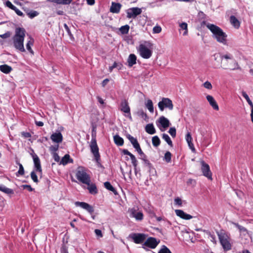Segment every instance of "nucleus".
Segmentation results:
<instances>
[{"instance_id":"f257e3e1","label":"nucleus","mask_w":253,"mask_h":253,"mask_svg":"<svg viewBox=\"0 0 253 253\" xmlns=\"http://www.w3.org/2000/svg\"><path fill=\"white\" fill-rule=\"evenodd\" d=\"M25 30L23 28H16L15 33L12 38L14 47L21 52H25L24 41L25 37Z\"/></svg>"},{"instance_id":"f03ea898","label":"nucleus","mask_w":253,"mask_h":253,"mask_svg":"<svg viewBox=\"0 0 253 253\" xmlns=\"http://www.w3.org/2000/svg\"><path fill=\"white\" fill-rule=\"evenodd\" d=\"M206 27L212 33V37L215 39L217 42L224 45L226 44L227 36L220 27L211 23H207Z\"/></svg>"},{"instance_id":"7ed1b4c3","label":"nucleus","mask_w":253,"mask_h":253,"mask_svg":"<svg viewBox=\"0 0 253 253\" xmlns=\"http://www.w3.org/2000/svg\"><path fill=\"white\" fill-rule=\"evenodd\" d=\"M216 233L218 236L219 242L223 250L225 251L230 250L232 245L230 243L231 238L230 233L222 229L219 230H216Z\"/></svg>"},{"instance_id":"20e7f679","label":"nucleus","mask_w":253,"mask_h":253,"mask_svg":"<svg viewBox=\"0 0 253 253\" xmlns=\"http://www.w3.org/2000/svg\"><path fill=\"white\" fill-rule=\"evenodd\" d=\"M220 57L221 60V62H223V66L225 67H223V69H227V61L228 60H231L232 62V63L230 64V67L229 69L232 70L240 69V67L236 61L234 59L233 56L232 54L227 53L225 54H221Z\"/></svg>"},{"instance_id":"39448f33","label":"nucleus","mask_w":253,"mask_h":253,"mask_svg":"<svg viewBox=\"0 0 253 253\" xmlns=\"http://www.w3.org/2000/svg\"><path fill=\"white\" fill-rule=\"evenodd\" d=\"M76 176L79 181L84 184H88L89 182H90V177L86 172L85 169L83 167H78L76 173Z\"/></svg>"},{"instance_id":"423d86ee","label":"nucleus","mask_w":253,"mask_h":253,"mask_svg":"<svg viewBox=\"0 0 253 253\" xmlns=\"http://www.w3.org/2000/svg\"><path fill=\"white\" fill-rule=\"evenodd\" d=\"M90 151L93 154L94 159L96 163L100 164V156L99 153V148L97 145L96 140L95 138H92L90 145Z\"/></svg>"},{"instance_id":"0eeeda50","label":"nucleus","mask_w":253,"mask_h":253,"mask_svg":"<svg viewBox=\"0 0 253 253\" xmlns=\"http://www.w3.org/2000/svg\"><path fill=\"white\" fill-rule=\"evenodd\" d=\"M158 106L161 111H163L165 108H168L169 110H172L173 108L172 102L169 98H162V100L158 103Z\"/></svg>"},{"instance_id":"6e6552de","label":"nucleus","mask_w":253,"mask_h":253,"mask_svg":"<svg viewBox=\"0 0 253 253\" xmlns=\"http://www.w3.org/2000/svg\"><path fill=\"white\" fill-rule=\"evenodd\" d=\"M120 109L125 113L124 116L128 118L130 121L132 120L130 113V109L128 102L126 99H123L121 101Z\"/></svg>"},{"instance_id":"1a4fd4ad","label":"nucleus","mask_w":253,"mask_h":253,"mask_svg":"<svg viewBox=\"0 0 253 253\" xmlns=\"http://www.w3.org/2000/svg\"><path fill=\"white\" fill-rule=\"evenodd\" d=\"M160 242L159 240H157L155 238L149 237L142 245V248L148 250L146 247H148L150 249H155Z\"/></svg>"},{"instance_id":"9d476101","label":"nucleus","mask_w":253,"mask_h":253,"mask_svg":"<svg viewBox=\"0 0 253 253\" xmlns=\"http://www.w3.org/2000/svg\"><path fill=\"white\" fill-rule=\"evenodd\" d=\"M138 51L140 56L144 59H149L152 54V51L143 44L139 45Z\"/></svg>"},{"instance_id":"9b49d317","label":"nucleus","mask_w":253,"mask_h":253,"mask_svg":"<svg viewBox=\"0 0 253 253\" xmlns=\"http://www.w3.org/2000/svg\"><path fill=\"white\" fill-rule=\"evenodd\" d=\"M32 153L31 154L34 161V169L37 172L42 174V169L41 164L40 160L38 155L35 153L33 150H32Z\"/></svg>"},{"instance_id":"f8f14e48","label":"nucleus","mask_w":253,"mask_h":253,"mask_svg":"<svg viewBox=\"0 0 253 253\" xmlns=\"http://www.w3.org/2000/svg\"><path fill=\"white\" fill-rule=\"evenodd\" d=\"M142 12L141 8L135 7L129 8L126 10V17L127 18H135L138 15L140 14Z\"/></svg>"},{"instance_id":"ddd939ff","label":"nucleus","mask_w":253,"mask_h":253,"mask_svg":"<svg viewBox=\"0 0 253 253\" xmlns=\"http://www.w3.org/2000/svg\"><path fill=\"white\" fill-rule=\"evenodd\" d=\"M129 237L133 240L135 243L141 244L145 240L147 236L143 233H132L130 234Z\"/></svg>"},{"instance_id":"4468645a","label":"nucleus","mask_w":253,"mask_h":253,"mask_svg":"<svg viewBox=\"0 0 253 253\" xmlns=\"http://www.w3.org/2000/svg\"><path fill=\"white\" fill-rule=\"evenodd\" d=\"M129 215L137 221H141L143 219V214L141 211H138L134 208L129 209Z\"/></svg>"},{"instance_id":"2eb2a0df","label":"nucleus","mask_w":253,"mask_h":253,"mask_svg":"<svg viewBox=\"0 0 253 253\" xmlns=\"http://www.w3.org/2000/svg\"><path fill=\"white\" fill-rule=\"evenodd\" d=\"M201 163V170L203 175L210 179H211V172L210 170V166L204 161H202Z\"/></svg>"},{"instance_id":"dca6fc26","label":"nucleus","mask_w":253,"mask_h":253,"mask_svg":"<svg viewBox=\"0 0 253 253\" xmlns=\"http://www.w3.org/2000/svg\"><path fill=\"white\" fill-rule=\"evenodd\" d=\"M75 205L77 207H80L83 209L86 210L90 213H92L94 211L93 207L86 203L83 202H76L75 203Z\"/></svg>"},{"instance_id":"f3484780","label":"nucleus","mask_w":253,"mask_h":253,"mask_svg":"<svg viewBox=\"0 0 253 253\" xmlns=\"http://www.w3.org/2000/svg\"><path fill=\"white\" fill-rule=\"evenodd\" d=\"M158 122L164 128V129H162L160 127V129L161 131H164L165 129L168 127L170 125L169 120L167 118H165L164 116H161V117H160Z\"/></svg>"},{"instance_id":"a211bd4d","label":"nucleus","mask_w":253,"mask_h":253,"mask_svg":"<svg viewBox=\"0 0 253 253\" xmlns=\"http://www.w3.org/2000/svg\"><path fill=\"white\" fill-rule=\"evenodd\" d=\"M50 139L53 142L59 144L62 141L63 136L60 131H56L51 135Z\"/></svg>"},{"instance_id":"6ab92c4d","label":"nucleus","mask_w":253,"mask_h":253,"mask_svg":"<svg viewBox=\"0 0 253 253\" xmlns=\"http://www.w3.org/2000/svg\"><path fill=\"white\" fill-rule=\"evenodd\" d=\"M175 212L177 216L183 219L189 220L193 218L192 215L185 213L181 210H175Z\"/></svg>"},{"instance_id":"aec40b11","label":"nucleus","mask_w":253,"mask_h":253,"mask_svg":"<svg viewBox=\"0 0 253 253\" xmlns=\"http://www.w3.org/2000/svg\"><path fill=\"white\" fill-rule=\"evenodd\" d=\"M121 7L122 4L120 3L112 2L110 8V11L111 12L113 13H119L120 11Z\"/></svg>"},{"instance_id":"412c9836","label":"nucleus","mask_w":253,"mask_h":253,"mask_svg":"<svg viewBox=\"0 0 253 253\" xmlns=\"http://www.w3.org/2000/svg\"><path fill=\"white\" fill-rule=\"evenodd\" d=\"M206 98H207V100L209 102L210 104L211 105V106L214 110H217V111L219 110L218 106L216 101L215 100V99L212 96H211L210 95H208L206 96Z\"/></svg>"},{"instance_id":"4be33fe9","label":"nucleus","mask_w":253,"mask_h":253,"mask_svg":"<svg viewBox=\"0 0 253 253\" xmlns=\"http://www.w3.org/2000/svg\"><path fill=\"white\" fill-rule=\"evenodd\" d=\"M230 22L231 24L235 28L239 29L240 27V22L239 20L234 15H231L230 17Z\"/></svg>"},{"instance_id":"5701e85b","label":"nucleus","mask_w":253,"mask_h":253,"mask_svg":"<svg viewBox=\"0 0 253 253\" xmlns=\"http://www.w3.org/2000/svg\"><path fill=\"white\" fill-rule=\"evenodd\" d=\"M146 132L150 134H155L156 132V129L153 124H147L145 127Z\"/></svg>"},{"instance_id":"b1692460","label":"nucleus","mask_w":253,"mask_h":253,"mask_svg":"<svg viewBox=\"0 0 253 253\" xmlns=\"http://www.w3.org/2000/svg\"><path fill=\"white\" fill-rule=\"evenodd\" d=\"M87 185L88 186L87 189L88 190L89 193L93 195H95L97 193L98 190L95 184L90 183V182H89V184Z\"/></svg>"},{"instance_id":"393cba45","label":"nucleus","mask_w":253,"mask_h":253,"mask_svg":"<svg viewBox=\"0 0 253 253\" xmlns=\"http://www.w3.org/2000/svg\"><path fill=\"white\" fill-rule=\"evenodd\" d=\"M73 0H47V2L55 3L58 4H70Z\"/></svg>"},{"instance_id":"a878e982","label":"nucleus","mask_w":253,"mask_h":253,"mask_svg":"<svg viewBox=\"0 0 253 253\" xmlns=\"http://www.w3.org/2000/svg\"><path fill=\"white\" fill-rule=\"evenodd\" d=\"M136 56L134 54H130L127 59L128 65L129 67H132L133 65L136 64Z\"/></svg>"},{"instance_id":"bb28decb","label":"nucleus","mask_w":253,"mask_h":253,"mask_svg":"<svg viewBox=\"0 0 253 253\" xmlns=\"http://www.w3.org/2000/svg\"><path fill=\"white\" fill-rule=\"evenodd\" d=\"M104 186L106 189L107 190L112 191L115 195H117L118 194L115 188L111 184L110 182L108 181H106L104 183Z\"/></svg>"},{"instance_id":"cd10ccee","label":"nucleus","mask_w":253,"mask_h":253,"mask_svg":"<svg viewBox=\"0 0 253 253\" xmlns=\"http://www.w3.org/2000/svg\"><path fill=\"white\" fill-rule=\"evenodd\" d=\"M12 68L6 64L1 65L0 66V70L3 73L8 74L12 71Z\"/></svg>"},{"instance_id":"c85d7f7f","label":"nucleus","mask_w":253,"mask_h":253,"mask_svg":"<svg viewBox=\"0 0 253 253\" xmlns=\"http://www.w3.org/2000/svg\"><path fill=\"white\" fill-rule=\"evenodd\" d=\"M114 141L115 143L119 146L123 145L124 143L123 138L119 135H116L114 136Z\"/></svg>"},{"instance_id":"c756f323","label":"nucleus","mask_w":253,"mask_h":253,"mask_svg":"<svg viewBox=\"0 0 253 253\" xmlns=\"http://www.w3.org/2000/svg\"><path fill=\"white\" fill-rule=\"evenodd\" d=\"M73 160L70 159V157L69 155L66 154L61 159V161L60 162V164H62L63 165H66L69 163H72Z\"/></svg>"},{"instance_id":"7c9ffc66","label":"nucleus","mask_w":253,"mask_h":253,"mask_svg":"<svg viewBox=\"0 0 253 253\" xmlns=\"http://www.w3.org/2000/svg\"><path fill=\"white\" fill-rule=\"evenodd\" d=\"M126 138L129 140L134 148L139 144L137 139L133 137L130 134H127Z\"/></svg>"},{"instance_id":"2f4dec72","label":"nucleus","mask_w":253,"mask_h":253,"mask_svg":"<svg viewBox=\"0 0 253 253\" xmlns=\"http://www.w3.org/2000/svg\"><path fill=\"white\" fill-rule=\"evenodd\" d=\"M0 191L8 195L14 194V191L12 189L7 188L3 185L0 186Z\"/></svg>"},{"instance_id":"473e14b6","label":"nucleus","mask_w":253,"mask_h":253,"mask_svg":"<svg viewBox=\"0 0 253 253\" xmlns=\"http://www.w3.org/2000/svg\"><path fill=\"white\" fill-rule=\"evenodd\" d=\"M130 159L131 161V163H132L133 166L134 167V169L135 174H136V173H137V164H138L137 160H136L135 156L133 154H132L130 156Z\"/></svg>"},{"instance_id":"72a5a7b5","label":"nucleus","mask_w":253,"mask_h":253,"mask_svg":"<svg viewBox=\"0 0 253 253\" xmlns=\"http://www.w3.org/2000/svg\"><path fill=\"white\" fill-rule=\"evenodd\" d=\"M146 107L148 109L150 113L154 112V107L152 101L150 99H148L145 103Z\"/></svg>"},{"instance_id":"f704fd0d","label":"nucleus","mask_w":253,"mask_h":253,"mask_svg":"<svg viewBox=\"0 0 253 253\" xmlns=\"http://www.w3.org/2000/svg\"><path fill=\"white\" fill-rule=\"evenodd\" d=\"M208 237L210 239L211 241L214 244H216V237L213 233H211L209 231H205Z\"/></svg>"},{"instance_id":"c9c22d12","label":"nucleus","mask_w":253,"mask_h":253,"mask_svg":"<svg viewBox=\"0 0 253 253\" xmlns=\"http://www.w3.org/2000/svg\"><path fill=\"white\" fill-rule=\"evenodd\" d=\"M152 144L154 147H158L160 145L161 141L159 137L157 135L154 136L152 139Z\"/></svg>"},{"instance_id":"e433bc0d","label":"nucleus","mask_w":253,"mask_h":253,"mask_svg":"<svg viewBox=\"0 0 253 253\" xmlns=\"http://www.w3.org/2000/svg\"><path fill=\"white\" fill-rule=\"evenodd\" d=\"M33 43L34 40L31 39L28 42L26 45L27 49L33 55L34 54V52L31 48V46L33 45Z\"/></svg>"},{"instance_id":"4c0bfd02","label":"nucleus","mask_w":253,"mask_h":253,"mask_svg":"<svg viewBox=\"0 0 253 253\" xmlns=\"http://www.w3.org/2000/svg\"><path fill=\"white\" fill-rule=\"evenodd\" d=\"M162 138L167 142L169 145L171 147L172 146V142L168 134L166 133H163L162 134Z\"/></svg>"},{"instance_id":"58836bf2","label":"nucleus","mask_w":253,"mask_h":253,"mask_svg":"<svg viewBox=\"0 0 253 253\" xmlns=\"http://www.w3.org/2000/svg\"><path fill=\"white\" fill-rule=\"evenodd\" d=\"M129 29V26L128 25L122 26L120 28V31L122 34H127Z\"/></svg>"},{"instance_id":"ea45409f","label":"nucleus","mask_w":253,"mask_h":253,"mask_svg":"<svg viewBox=\"0 0 253 253\" xmlns=\"http://www.w3.org/2000/svg\"><path fill=\"white\" fill-rule=\"evenodd\" d=\"M18 165H19V169L18 171L16 172V175L17 176H18L19 175H23L24 174V168L21 164L20 163H18Z\"/></svg>"},{"instance_id":"a19ab883","label":"nucleus","mask_w":253,"mask_h":253,"mask_svg":"<svg viewBox=\"0 0 253 253\" xmlns=\"http://www.w3.org/2000/svg\"><path fill=\"white\" fill-rule=\"evenodd\" d=\"M171 154L170 152L167 151L164 156V160L167 163H169L171 161Z\"/></svg>"},{"instance_id":"79ce46f5","label":"nucleus","mask_w":253,"mask_h":253,"mask_svg":"<svg viewBox=\"0 0 253 253\" xmlns=\"http://www.w3.org/2000/svg\"><path fill=\"white\" fill-rule=\"evenodd\" d=\"M179 26H180L181 29L185 30V31L183 33V35H186L187 34V33H188L187 24L186 23H185V22H183V23H181L179 25Z\"/></svg>"},{"instance_id":"37998d69","label":"nucleus","mask_w":253,"mask_h":253,"mask_svg":"<svg viewBox=\"0 0 253 253\" xmlns=\"http://www.w3.org/2000/svg\"><path fill=\"white\" fill-rule=\"evenodd\" d=\"M59 145L57 144L55 145H51L49 147V151L52 154L56 153V151L58 150Z\"/></svg>"},{"instance_id":"c03bdc74","label":"nucleus","mask_w":253,"mask_h":253,"mask_svg":"<svg viewBox=\"0 0 253 253\" xmlns=\"http://www.w3.org/2000/svg\"><path fill=\"white\" fill-rule=\"evenodd\" d=\"M36 171L33 170L31 172L30 175L32 179L33 180V181L35 183H38L39 182L37 175L36 173Z\"/></svg>"},{"instance_id":"a18cd8bd","label":"nucleus","mask_w":253,"mask_h":253,"mask_svg":"<svg viewBox=\"0 0 253 253\" xmlns=\"http://www.w3.org/2000/svg\"><path fill=\"white\" fill-rule=\"evenodd\" d=\"M158 253H172L171 251L165 245H163Z\"/></svg>"},{"instance_id":"49530a36","label":"nucleus","mask_w":253,"mask_h":253,"mask_svg":"<svg viewBox=\"0 0 253 253\" xmlns=\"http://www.w3.org/2000/svg\"><path fill=\"white\" fill-rule=\"evenodd\" d=\"M27 15L30 18H33L39 15V13L36 11L32 10L27 12Z\"/></svg>"},{"instance_id":"de8ad7c7","label":"nucleus","mask_w":253,"mask_h":253,"mask_svg":"<svg viewBox=\"0 0 253 253\" xmlns=\"http://www.w3.org/2000/svg\"><path fill=\"white\" fill-rule=\"evenodd\" d=\"M169 132L172 137L176 136V131L174 127H170L169 130Z\"/></svg>"},{"instance_id":"09e8293b","label":"nucleus","mask_w":253,"mask_h":253,"mask_svg":"<svg viewBox=\"0 0 253 253\" xmlns=\"http://www.w3.org/2000/svg\"><path fill=\"white\" fill-rule=\"evenodd\" d=\"M143 161L145 167L148 168L149 169L151 168L152 167V164L147 159L143 160Z\"/></svg>"},{"instance_id":"8fccbe9b","label":"nucleus","mask_w":253,"mask_h":253,"mask_svg":"<svg viewBox=\"0 0 253 253\" xmlns=\"http://www.w3.org/2000/svg\"><path fill=\"white\" fill-rule=\"evenodd\" d=\"M162 31V28L159 26H156L153 29V33L158 34L160 33Z\"/></svg>"},{"instance_id":"3c124183","label":"nucleus","mask_w":253,"mask_h":253,"mask_svg":"<svg viewBox=\"0 0 253 253\" xmlns=\"http://www.w3.org/2000/svg\"><path fill=\"white\" fill-rule=\"evenodd\" d=\"M185 139L187 143H191L192 142V138L190 132H188L186 135Z\"/></svg>"},{"instance_id":"603ef678","label":"nucleus","mask_w":253,"mask_h":253,"mask_svg":"<svg viewBox=\"0 0 253 253\" xmlns=\"http://www.w3.org/2000/svg\"><path fill=\"white\" fill-rule=\"evenodd\" d=\"M11 34V33L10 31H7L3 34L0 35V37L4 39H7L10 37Z\"/></svg>"},{"instance_id":"864d4df0","label":"nucleus","mask_w":253,"mask_h":253,"mask_svg":"<svg viewBox=\"0 0 253 253\" xmlns=\"http://www.w3.org/2000/svg\"><path fill=\"white\" fill-rule=\"evenodd\" d=\"M203 86L204 87L208 89H211L212 87L211 83L209 81H206L203 84Z\"/></svg>"},{"instance_id":"5fc2aeb1","label":"nucleus","mask_w":253,"mask_h":253,"mask_svg":"<svg viewBox=\"0 0 253 253\" xmlns=\"http://www.w3.org/2000/svg\"><path fill=\"white\" fill-rule=\"evenodd\" d=\"M137 113L139 116H141L143 119H146L147 118V114L142 110H139Z\"/></svg>"},{"instance_id":"6e6d98bb","label":"nucleus","mask_w":253,"mask_h":253,"mask_svg":"<svg viewBox=\"0 0 253 253\" xmlns=\"http://www.w3.org/2000/svg\"><path fill=\"white\" fill-rule=\"evenodd\" d=\"M174 204L177 205H178L179 206H181L182 204V200L179 197H177V198L174 199Z\"/></svg>"},{"instance_id":"4d7b16f0","label":"nucleus","mask_w":253,"mask_h":253,"mask_svg":"<svg viewBox=\"0 0 253 253\" xmlns=\"http://www.w3.org/2000/svg\"><path fill=\"white\" fill-rule=\"evenodd\" d=\"M13 10L16 12V13L20 16H23L24 14L22 11L19 10L16 6L13 9Z\"/></svg>"},{"instance_id":"13d9d810","label":"nucleus","mask_w":253,"mask_h":253,"mask_svg":"<svg viewBox=\"0 0 253 253\" xmlns=\"http://www.w3.org/2000/svg\"><path fill=\"white\" fill-rule=\"evenodd\" d=\"M5 5L9 7V8L13 10V9L14 8H15V6L14 5H13L12 4V3L9 1V0H7L6 2H5Z\"/></svg>"},{"instance_id":"bf43d9fd","label":"nucleus","mask_w":253,"mask_h":253,"mask_svg":"<svg viewBox=\"0 0 253 253\" xmlns=\"http://www.w3.org/2000/svg\"><path fill=\"white\" fill-rule=\"evenodd\" d=\"M234 224L240 230V231H246V228L245 227H244L243 226L240 225L238 223H235Z\"/></svg>"},{"instance_id":"052dcab7","label":"nucleus","mask_w":253,"mask_h":253,"mask_svg":"<svg viewBox=\"0 0 253 253\" xmlns=\"http://www.w3.org/2000/svg\"><path fill=\"white\" fill-rule=\"evenodd\" d=\"M52 155H53V158L54 161L56 162H59L60 157L59 156L58 154L56 153L52 154Z\"/></svg>"},{"instance_id":"680f3d73","label":"nucleus","mask_w":253,"mask_h":253,"mask_svg":"<svg viewBox=\"0 0 253 253\" xmlns=\"http://www.w3.org/2000/svg\"><path fill=\"white\" fill-rule=\"evenodd\" d=\"M22 187L24 189H26L29 191H33L34 190V189L30 185H23Z\"/></svg>"},{"instance_id":"e2e57ef3","label":"nucleus","mask_w":253,"mask_h":253,"mask_svg":"<svg viewBox=\"0 0 253 253\" xmlns=\"http://www.w3.org/2000/svg\"><path fill=\"white\" fill-rule=\"evenodd\" d=\"M94 232H95V234H96L97 236H98V237H102L103 236V235H102V232H101V231L100 230H99V229H95V230H94Z\"/></svg>"},{"instance_id":"0e129e2a","label":"nucleus","mask_w":253,"mask_h":253,"mask_svg":"<svg viewBox=\"0 0 253 253\" xmlns=\"http://www.w3.org/2000/svg\"><path fill=\"white\" fill-rule=\"evenodd\" d=\"M134 148L139 155L142 154L143 151H142L139 144L137 146L135 147Z\"/></svg>"},{"instance_id":"69168bd1","label":"nucleus","mask_w":253,"mask_h":253,"mask_svg":"<svg viewBox=\"0 0 253 253\" xmlns=\"http://www.w3.org/2000/svg\"><path fill=\"white\" fill-rule=\"evenodd\" d=\"M122 153L124 155H128L129 157L132 154L130 152H129L127 149H123L122 150Z\"/></svg>"},{"instance_id":"338daca9","label":"nucleus","mask_w":253,"mask_h":253,"mask_svg":"<svg viewBox=\"0 0 253 253\" xmlns=\"http://www.w3.org/2000/svg\"><path fill=\"white\" fill-rule=\"evenodd\" d=\"M22 135L25 138H29L31 136V134L29 132H23L22 133Z\"/></svg>"},{"instance_id":"774afa93","label":"nucleus","mask_w":253,"mask_h":253,"mask_svg":"<svg viewBox=\"0 0 253 253\" xmlns=\"http://www.w3.org/2000/svg\"><path fill=\"white\" fill-rule=\"evenodd\" d=\"M61 253H68L66 246H63L61 249Z\"/></svg>"}]
</instances>
